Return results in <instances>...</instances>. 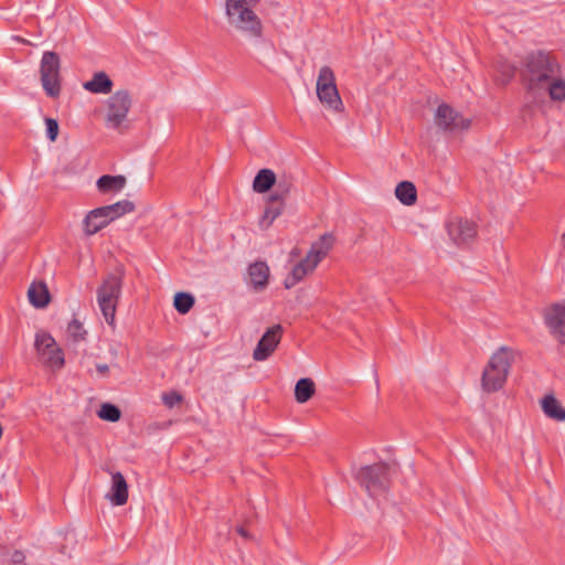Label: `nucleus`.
<instances>
[{
    "instance_id": "nucleus-12",
    "label": "nucleus",
    "mask_w": 565,
    "mask_h": 565,
    "mask_svg": "<svg viewBox=\"0 0 565 565\" xmlns=\"http://www.w3.org/2000/svg\"><path fill=\"white\" fill-rule=\"evenodd\" d=\"M282 335V327L275 324L269 328L258 341L253 352V359L255 361L267 360L278 347Z\"/></svg>"
},
{
    "instance_id": "nucleus-13",
    "label": "nucleus",
    "mask_w": 565,
    "mask_h": 565,
    "mask_svg": "<svg viewBox=\"0 0 565 565\" xmlns=\"http://www.w3.org/2000/svg\"><path fill=\"white\" fill-rule=\"evenodd\" d=\"M447 232L455 244L465 245L475 238L477 228L472 221L456 216L448 222Z\"/></svg>"
},
{
    "instance_id": "nucleus-36",
    "label": "nucleus",
    "mask_w": 565,
    "mask_h": 565,
    "mask_svg": "<svg viewBox=\"0 0 565 565\" xmlns=\"http://www.w3.org/2000/svg\"><path fill=\"white\" fill-rule=\"evenodd\" d=\"M7 565H26L24 563V555L20 551H15L12 553L10 561Z\"/></svg>"
},
{
    "instance_id": "nucleus-17",
    "label": "nucleus",
    "mask_w": 565,
    "mask_h": 565,
    "mask_svg": "<svg viewBox=\"0 0 565 565\" xmlns=\"http://www.w3.org/2000/svg\"><path fill=\"white\" fill-rule=\"evenodd\" d=\"M270 269L265 262H255L248 267L249 284L255 291H263L269 281Z\"/></svg>"
},
{
    "instance_id": "nucleus-33",
    "label": "nucleus",
    "mask_w": 565,
    "mask_h": 565,
    "mask_svg": "<svg viewBox=\"0 0 565 565\" xmlns=\"http://www.w3.org/2000/svg\"><path fill=\"white\" fill-rule=\"evenodd\" d=\"M162 401L166 406L171 408L182 401V396L177 392H169L162 395Z\"/></svg>"
},
{
    "instance_id": "nucleus-18",
    "label": "nucleus",
    "mask_w": 565,
    "mask_h": 565,
    "mask_svg": "<svg viewBox=\"0 0 565 565\" xmlns=\"http://www.w3.org/2000/svg\"><path fill=\"white\" fill-rule=\"evenodd\" d=\"M335 238L331 233H324L310 246L307 256L310 257L318 265L327 257L334 246Z\"/></svg>"
},
{
    "instance_id": "nucleus-8",
    "label": "nucleus",
    "mask_w": 565,
    "mask_h": 565,
    "mask_svg": "<svg viewBox=\"0 0 565 565\" xmlns=\"http://www.w3.org/2000/svg\"><path fill=\"white\" fill-rule=\"evenodd\" d=\"M61 62L55 52H44L40 64L42 86L50 97H57L61 93Z\"/></svg>"
},
{
    "instance_id": "nucleus-15",
    "label": "nucleus",
    "mask_w": 565,
    "mask_h": 565,
    "mask_svg": "<svg viewBox=\"0 0 565 565\" xmlns=\"http://www.w3.org/2000/svg\"><path fill=\"white\" fill-rule=\"evenodd\" d=\"M111 221V216L105 206L92 210L83 221L84 233L88 236L96 234L106 227Z\"/></svg>"
},
{
    "instance_id": "nucleus-1",
    "label": "nucleus",
    "mask_w": 565,
    "mask_h": 565,
    "mask_svg": "<svg viewBox=\"0 0 565 565\" xmlns=\"http://www.w3.org/2000/svg\"><path fill=\"white\" fill-rule=\"evenodd\" d=\"M527 90L553 102L565 99V77L561 64L547 53L531 54L522 73Z\"/></svg>"
},
{
    "instance_id": "nucleus-26",
    "label": "nucleus",
    "mask_w": 565,
    "mask_h": 565,
    "mask_svg": "<svg viewBox=\"0 0 565 565\" xmlns=\"http://www.w3.org/2000/svg\"><path fill=\"white\" fill-rule=\"evenodd\" d=\"M284 212V204H273L267 202V206L264 211V215L259 222L263 228H268L274 221L280 216Z\"/></svg>"
},
{
    "instance_id": "nucleus-39",
    "label": "nucleus",
    "mask_w": 565,
    "mask_h": 565,
    "mask_svg": "<svg viewBox=\"0 0 565 565\" xmlns=\"http://www.w3.org/2000/svg\"><path fill=\"white\" fill-rule=\"evenodd\" d=\"M236 531H237V533H238L241 536H243V537H248V534H247V532L245 531V529H244V527L238 526V527L236 529Z\"/></svg>"
},
{
    "instance_id": "nucleus-32",
    "label": "nucleus",
    "mask_w": 565,
    "mask_h": 565,
    "mask_svg": "<svg viewBox=\"0 0 565 565\" xmlns=\"http://www.w3.org/2000/svg\"><path fill=\"white\" fill-rule=\"evenodd\" d=\"M46 136L51 141H55L58 135V124L53 118L45 119Z\"/></svg>"
},
{
    "instance_id": "nucleus-7",
    "label": "nucleus",
    "mask_w": 565,
    "mask_h": 565,
    "mask_svg": "<svg viewBox=\"0 0 565 565\" xmlns=\"http://www.w3.org/2000/svg\"><path fill=\"white\" fill-rule=\"evenodd\" d=\"M34 348L38 361L43 367L52 372L63 369L65 364L64 352L50 333L38 331Z\"/></svg>"
},
{
    "instance_id": "nucleus-23",
    "label": "nucleus",
    "mask_w": 565,
    "mask_h": 565,
    "mask_svg": "<svg viewBox=\"0 0 565 565\" xmlns=\"http://www.w3.org/2000/svg\"><path fill=\"white\" fill-rule=\"evenodd\" d=\"M276 183V174L271 169H260L254 178L253 190L256 193L268 192Z\"/></svg>"
},
{
    "instance_id": "nucleus-9",
    "label": "nucleus",
    "mask_w": 565,
    "mask_h": 565,
    "mask_svg": "<svg viewBox=\"0 0 565 565\" xmlns=\"http://www.w3.org/2000/svg\"><path fill=\"white\" fill-rule=\"evenodd\" d=\"M358 479L371 495H377L386 489L388 467L385 463L363 467L358 473Z\"/></svg>"
},
{
    "instance_id": "nucleus-16",
    "label": "nucleus",
    "mask_w": 565,
    "mask_h": 565,
    "mask_svg": "<svg viewBox=\"0 0 565 565\" xmlns=\"http://www.w3.org/2000/svg\"><path fill=\"white\" fill-rule=\"evenodd\" d=\"M318 264L315 263L310 257L306 255L303 259L298 262L290 270V273L286 276L284 280V286L287 289L295 287L301 280H303L308 275L312 274L317 268Z\"/></svg>"
},
{
    "instance_id": "nucleus-2",
    "label": "nucleus",
    "mask_w": 565,
    "mask_h": 565,
    "mask_svg": "<svg viewBox=\"0 0 565 565\" xmlns=\"http://www.w3.org/2000/svg\"><path fill=\"white\" fill-rule=\"evenodd\" d=\"M516 354V351L509 347H500L491 354L481 376L484 392L493 393L504 386Z\"/></svg>"
},
{
    "instance_id": "nucleus-28",
    "label": "nucleus",
    "mask_w": 565,
    "mask_h": 565,
    "mask_svg": "<svg viewBox=\"0 0 565 565\" xmlns=\"http://www.w3.org/2000/svg\"><path fill=\"white\" fill-rule=\"evenodd\" d=\"M175 310L181 313H188L194 306V297L188 292H177L173 299Z\"/></svg>"
},
{
    "instance_id": "nucleus-19",
    "label": "nucleus",
    "mask_w": 565,
    "mask_h": 565,
    "mask_svg": "<svg viewBox=\"0 0 565 565\" xmlns=\"http://www.w3.org/2000/svg\"><path fill=\"white\" fill-rule=\"evenodd\" d=\"M541 408L546 417L555 422L565 420V408L553 394L544 395L540 401Z\"/></svg>"
},
{
    "instance_id": "nucleus-25",
    "label": "nucleus",
    "mask_w": 565,
    "mask_h": 565,
    "mask_svg": "<svg viewBox=\"0 0 565 565\" xmlns=\"http://www.w3.org/2000/svg\"><path fill=\"white\" fill-rule=\"evenodd\" d=\"M316 393V384L310 377L300 379L295 385V399L299 404L307 403Z\"/></svg>"
},
{
    "instance_id": "nucleus-31",
    "label": "nucleus",
    "mask_w": 565,
    "mask_h": 565,
    "mask_svg": "<svg viewBox=\"0 0 565 565\" xmlns=\"http://www.w3.org/2000/svg\"><path fill=\"white\" fill-rule=\"evenodd\" d=\"M260 2L262 0H225L224 8L255 10Z\"/></svg>"
},
{
    "instance_id": "nucleus-20",
    "label": "nucleus",
    "mask_w": 565,
    "mask_h": 565,
    "mask_svg": "<svg viewBox=\"0 0 565 565\" xmlns=\"http://www.w3.org/2000/svg\"><path fill=\"white\" fill-rule=\"evenodd\" d=\"M30 303L35 308H45L51 300L47 286L43 281H33L28 290Z\"/></svg>"
},
{
    "instance_id": "nucleus-10",
    "label": "nucleus",
    "mask_w": 565,
    "mask_h": 565,
    "mask_svg": "<svg viewBox=\"0 0 565 565\" xmlns=\"http://www.w3.org/2000/svg\"><path fill=\"white\" fill-rule=\"evenodd\" d=\"M435 124L445 131L459 134L470 128L471 120L457 113L452 107L441 104L435 113Z\"/></svg>"
},
{
    "instance_id": "nucleus-11",
    "label": "nucleus",
    "mask_w": 565,
    "mask_h": 565,
    "mask_svg": "<svg viewBox=\"0 0 565 565\" xmlns=\"http://www.w3.org/2000/svg\"><path fill=\"white\" fill-rule=\"evenodd\" d=\"M543 319L550 333L563 343L565 335V306L562 303L548 305L543 310Z\"/></svg>"
},
{
    "instance_id": "nucleus-21",
    "label": "nucleus",
    "mask_w": 565,
    "mask_h": 565,
    "mask_svg": "<svg viewBox=\"0 0 565 565\" xmlns=\"http://www.w3.org/2000/svg\"><path fill=\"white\" fill-rule=\"evenodd\" d=\"M113 85V81L105 72H97L92 79L83 84V88L93 94H109Z\"/></svg>"
},
{
    "instance_id": "nucleus-14",
    "label": "nucleus",
    "mask_w": 565,
    "mask_h": 565,
    "mask_svg": "<svg viewBox=\"0 0 565 565\" xmlns=\"http://www.w3.org/2000/svg\"><path fill=\"white\" fill-rule=\"evenodd\" d=\"M111 476V484L109 491L106 493L105 498L113 505H124L127 503L129 498V488L128 483L124 477V475L119 471L110 472Z\"/></svg>"
},
{
    "instance_id": "nucleus-27",
    "label": "nucleus",
    "mask_w": 565,
    "mask_h": 565,
    "mask_svg": "<svg viewBox=\"0 0 565 565\" xmlns=\"http://www.w3.org/2000/svg\"><path fill=\"white\" fill-rule=\"evenodd\" d=\"M105 209L108 211V214L111 216V221L130 213L135 210V204L131 201L124 200L116 202L110 205H106Z\"/></svg>"
},
{
    "instance_id": "nucleus-35",
    "label": "nucleus",
    "mask_w": 565,
    "mask_h": 565,
    "mask_svg": "<svg viewBox=\"0 0 565 565\" xmlns=\"http://www.w3.org/2000/svg\"><path fill=\"white\" fill-rule=\"evenodd\" d=\"M286 198H287V195H285L278 189L275 188L273 193L268 196L267 202L273 203V204H276V203L284 204V201Z\"/></svg>"
},
{
    "instance_id": "nucleus-24",
    "label": "nucleus",
    "mask_w": 565,
    "mask_h": 565,
    "mask_svg": "<svg viewBox=\"0 0 565 565\" xmlns=\"http://www.w3.org/2000/svg\"><path fill=\"white\" fill-rule=\"evenodd\" d=\"M396 199L406 206H412L417 201V190L414 183L402 181L395 188Z\"/></svg>"
},
{
    "instance_id": "nucleus-5",
    "label": "nucleus",
    "mask_w": 565,
    "mask_h": 565,
    "mask_svg": "<svg viewBox=\"0 0 565 565\" xmlns=\"http://www.w3.org/2000/svg\"><path fill=\"white\" fill-rule=\"evenodd\" d=\"M316 95L327 110L337 114L343 111L344 106L337 86L335 74L328 65L321 66L318 71Z\"/></svg>"
},
{
    "instance_id": "nucleus-38",
    "label": "nucleus",
    "mask_w": 565,
    "mask_h": 565,
    "mask_svg": "<svg viewBox=\"0 0 565 565\" xmlns=\"http://www.w3.org/2000/svg\"><path fill=\"white\" fill-rule=\"evenodd\" d=\"M96 369L103 375H106L108 373V371H109V367H108L107 364H97Z\"/></svg>"
},
{
    "instance_id": "nucleus-34",
    "label": "nucleus",
    "mask_w": 565,
    "mask_h": 565,
    "mask_svg": "<svg viewBox=\"0 0 565 565\" xmlns=\"http://www.w3.org/2000/svg\"><path fill=\"white\" fill-rule=\"evenodd\" d=\"M274 186L288 196L292 188V182L288 178H280L278 180L276 179V183Z\"/></svg>"
},
{
    "instance_id": "nucleus-4",
    "label": "nucleus",
    "mask_w": 565,
    "mask_h": 565,
    "mask_svg": "<svg viewBox=\"0 0 565 565\" xmlns=\"http://www.w3.org/2000/svg\"><path fill=\"white\" fill-rule=\"evenodd\" d=\"M226 23L231 30L247 38L260 39L264 34V24L255 10L224 8Z\"/></svg>"
},
{
    "instance_id": "nucleus-3",
    "label": "nucleus",
    "mask_w": 565,
    "mask_h": 565,
    "mask_svg": "<svg viewBox=\"0 0 565 565\" xmlns=\"http://www.w3.org/2000/svg\"><path fill=\"white\" fill-rule=\"evenodd\" d=\"M124 276V270L118 268L106 275L96 289L98 308L111 329L116 328V311L121 296Z\"/></svg>"
},
{
    "instance_id": "nucleus-22",
    "label": "nucleus",
    "mask_w": 565,
    "mask_h": 565,
    "mask_svg": "<svg viewBox=\"0 0 565 565\" xmlns=\"http://www.w3.org/2000/svg\"><path fill=\"white\" fill-rule=\"evenodd\" d=\"M127 183V180L124 175H102L97 182L96 186L98 191L103 194L109 193H118L120 192Z\"/></svg>"
},
{
    "instance_id": "nucleus-6",
    "label": "nucleus",
    "mask_w": 565,
    "mask_h": 565,
    "mask_svg": "<svg viewBox=\"0 0 565 565\" xmlns=\"http://www.w3.org/2000/svg\"><path fill=\"white\" fill-rule=\"evenodd\" d=\"M132 106L129 90L118 89L111 94L104 104L105 124L108 128L120 129L128 121V114Z\"/></svg>"
},
{
    "instance_id": "nucleus-29",
    "label": "nucleus",
    "mask_w": 565,
    "mask_h": 565,
    "mask_svg": "<svg viewBox=\"0 0 565 565\" xmlns=\"http://www.w3.org/2000/svg\"><path fill=\"white\" fill-rule=\"evenodd\" d=\"M97 415L103 420L110 422V423H116V422H118L120 419L121 412L114 404L103 403L100 405V408L97 412Z\"/></svg>"
},
{
    "instance_id": "nucleus-37",
    "label": "nucleus",
    "mask_w": 565,
    "mask_h": 565,
    "mask_svg": "<svg viewBox=\"0 0 565 565\" xmlns=\"http://www.w3.org/2000/svg\"><path fill=\"white\" fill-rule=\"evenodd\" d=\"M513 70L508 66L503 72V77L498 78V82H500V84L502 85H505L509 82V79L513 76Z\"/></svg>"
},
{
    "instance_id": "nucleus-30",
    "label": "nucleus",
    "mask_w": 565,
    "mask_h": 565,
    "mask_svg": "<svg viewBox=\"0 0 565 565\" xmlns=\"http://www.w3.org/2000/svg\"><path fill=\"white\" fill-rule=\"evenodd\" d=\"M66 333L67 337L73 342H79L85 340V337L87 334L83 323L77 319H73L72 321H70V323L67 324Z\"/></svg>"
}]
</instances>
